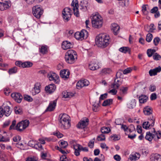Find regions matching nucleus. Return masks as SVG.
<instances>
[{
  "label": "nucleus",
  "instance_id": "obj_49",
  "mask_svg": "<svg viewBox=\"0 0 161 161\" xmlns=\"http://www.w3.org/2000/svg\"><path fill=\"white\" fill-rule=\"evenodd\" d=\"M160 41V39L158 37H156L154 39L153 43L155 46H157Z\"/></svg>",
  "mask_w": 161,
  "mask_h": 161
},
{
  "label": "nucleus",
  "instance_id": "obj_62",
  "mask_svg": "<svg viewBox=\"0 0 161 161\" xmlns=\"http://www.w3.org/2000/svg\"><path fill=\"white\" fill-rule=\"evenodd\" d=\"M121 125V129H123L125 131H126L128 129V127L126 125L123 124Z\"/></svg>",
  "mask_w": 161,
  "mask_h": 161
},
{
  "label": "nucleus",
  "instance_id": "obj_19",
  "mask_svg": "<svg viewBox=\"0 0 161 161\" xmlns=\"http://www.w3.org/2000/svg\"><path fill=\"white\" fill-rule=\"evenodd\" d=\"M40 84L38 83H36L35 84L34 87L32 90V93L33 95H35L40 92Z\"/></svg>",
  "mask_w": 161,
  "mask_h": 161
},
{
  "label": "nucleus",
  "instance_id": "obj_43",
  "mask_svg": "<svg viewBox=\"0 0 161 161\" xmlns=\"http://www.w3.org/2000/svg\"><path fill=\"white\" fill-rule=\"evenodd\" d=\"M153 59L155 60H158L161 58L160 55L157 53H155L153 56Z\"/></svg>",
  "mask_w": 161,
  "mask_h": 161
},
{
  "label": "nucleus",
  "instance_id": "obj_33",
  "mask_svg": "<svg viewBox=\"0 0 161 161\" xmlns=\"http://www.w3.org/2000/svg\"><path fill=\"white\" fill-rule=\"evenodd\" d=\"M147 97L145 95H142L139 97V102L141 103H144L146 102L147 99Z\"/></svg>",
  "mask_w": 161,
  "mask_h": 161
},
{
  "label": "nucleus",
  "instance_id": "obj_44",
  "mask_svg": "<svg viewBox=\"0 0 161 161\" xmlns=\"http://www.w3.org/2000/svg\"><path fill=\"white\" fill-rule=\"evenodd\" d=\"M153 35L151 34H148L146 36V40L148 42H150L152 39Z\"/></svg>",
  "mask_w": 161,
  "mask_h": 161
},
{
  "label": "nucleus",
  "instance_id": "obj_60",
  "mask_svg": "<svg viewBox=\"0 0 161 161\" xmlns=\"http://www.w3.org/2000/svg\"><path fill=\"white\" fill-rule=\"evenodd\" d=\"M157 98V95L156 93H152L150 96V99L151 100H155Z\"/></svg>",
  "mask_w": 161,
  "mask_h": 161
},
{
  "label": "nucleus",
  "instance_id": "obj_29",
  "mask_svg": "<svg viewBox=\"0 0 161 161\" xmlns=\"http://www.w3.org/2000/svg\"><path fill=\"white\" fill-rule=\"evenodd\" d=\"M39 51L43 54H46L48 52L47 46L45 45L42 46L39 48Z\"/></svg>",
  "mask_w": 161,
  "mask_h": 161
},
{
  "label": "nucleus",
  "instance_id": "obj_9",
  "mask_svg": "<svg viewBox=\"0 0 161 161\" xmlns=\"http://www.w3.org/2000/svg\"><path fill=\"white\" fill-rule=\"evenodd\" d=\"M87 34L88 32L86 30H83L81 32H76L75 34V37L76 39L81 41L87 37Z\"/></svg>",
  "mask_w": 161,
  "mask_h": 161
},
{
  "label": "nucleus",
  "instance_id": "obj_5",
  "mask_svg": "<svg viewBox=\"0 0 161 161\" xmlns=\"http://www.w3.org/2000/svg\"><path fill=\"white\" fill-rule=\"evenodd\" d=\"M153 130H154V134H153L151 133L150 131L147 132L146 133L145 138L146 139L150 142L153 139H154L155 141L158 140L161 137V132L158 131V133L156 132L154 128H153Z\"/></svg>",
  "mask_w": 161,
  "mask_h": 161
},
{
  "label": "nucleus",
  "instance_id": "obj_34",
  "mask_svg": "<svg viewBox=\"0 0 161 161\" xmlns=\"http://www.w3.org/2000/svg\"><path fill=\"white\" fill-rule=\"evenodd\" d=\"M63 97L64 98H70L74 95L72 93L68 92L67 91H64L62 93Z\"/></svg>",
  "mask_w": 161,
  "mask_h": 161
},
{
  "label": "nucleus",
  "instance_id": "obj_36",
  "mask_svg": "<svg viewBox=\"0 0 161 161\" xmlns=\"http://www.w3.org/2000/svg\"><path fill=\"white\" fill-rule=\"evenodd\" d=\"M17 68L16 67H14L10 69L8 71V73L10 75L13 74H15L17 72Z\"/></svg>",
  "mask_w": 161,
  "mask_h": 161
},
{
  "label": "nucleus",
  "instance_id": "obj_46",
  "mask_svg": "<svg viewBox=\"0 0 161 161\" xmlns=\"http://www.w3.org/2000/svg\"><path fill=\"white\" fill-rule=\"evenodd\" d=\"M123 71L121 70H119L116 73V79H118L119 78H120L121 75H123Z\"/></svg>",
  "mask_w": 161,
  "mask_h": 161
},
{
  "label": "nucleus",
  "instance_id": "obj_32",
  "mask_svg": "<svg viewBox=\"0 0 161 161\" xmlns=\"http://www.w3.org/2000/svg\"><path fill=\"white\" fill-rule=\"evenodd\" d=\"M136 105V101L135 99H132L127 104L128 107L130 108H134Z\"/></svg>",
  "mask_w": 161,
  "mask_h": 161
},
{
  "label": "nucleus",
  "instance_id": "obj_4",
  "mask_svg": "<svg viewBox=\"0 0 161 161\" xmlns=\"http://www.w3.org/2000/svg\"><path fill=\"white\" fill-rule=\"evenodd\" d=\"M92 23L93 27L97 28H100L103 23V18L99 14H93Z\"/></svg>",
  "mask_w": 161,
  "mask_h": 161
},
{
  "label": "nucleus",
  "instance_id": "obj_37",
  "mask_svg": "<svg viewBox=\"0 0 161 161\" xmlns=\"http://www.w3.org/2000/svg\"><path fill=\"white\" fill-rule=\"evenodd\" d=\"M111 70L110 68H104L101 71V73L103 75L109 74L111 73Z\"/></svg>",
  "mask_w": 161,
  "mask_h": 161
},
{
  "label": "nucleus",
  "instance_id": "obj_23",
  "mask_svg": "<svg viewBox=\"0 0 161 161\" xmlns=\"http://www.w3.org/2000/svg\"><path fill=\"white\" fill-rule=\"evenodd\" d=\"M10 107L8 106L2 107L3 114H4L6 116H9L11 114V111L10 110Z\"/></svg>",
  "mask_w": 161,
  "mask_h": 161
},
{
  "label": "nucleus",
  "instance_id": "obj_20",
  "mask_svg": "<svg viewBox=\"0 0 161 161\" xmlns=\"http://www.w3.org/2000/svg\"><path fill=\"white\" fill-rule=\"evenodd\" d=\"M88 1L87 0H83L80 2V8L83 11H86L87 9Z\"/></svg>",
  "mask_w": 161,
  "mask_h": 161
},
{
  "label": "nucleus",
  "instance_id": "obj_18",
  "mask_svg": "<svg viewBox=\"0 0 161 161\" xmlns=\"http://www.w3.org/2000/svg\"><path fill=\"white\" fill-rule=\"evenodd\" d=\"M62 48L64 50H67L73 47V45L70 42L65 41L63 42L61 45Z\"/></svg>",
  "mask_w": 161,
  "mask_h": 161
},
{
  "label": "nucleus",
  "instance_id": "obj_63",
  "mask_svg": "<svg viewBox=\"0 0 161 161\" xmlns=\"http://www.w3.org/2000/svg\"><path fill=\"white\" fill-rule=\"evenodd\" d=\"M42 148V146L41 144L37 142L35 148L36 149H39L40 148Z\"/></svg>",
  "mask_w": 161,
  "mask_h": 161
},
{
  "label": "nucleus",
  "instance_id": "obj_12",
  "mask_svg": "<svg viewBox=\"0 0 161 161\" xmlns=\"http://www.w3.org/2000/svg\"><path fill=\"white\" fill-rule=\"evenodd\" d=\"M89 84V81L86 79L79 81L76 84V87L78 89H80L82 87L88 86Z\"/></svg>",
  "mask_w": 161,
  "mask_h": 161
},
{
  "label": "nucleus",
  "instance_id": "obj_35",
  "mask_svg": "<svg viewBox=\"0 0 161 161\" xmlns=\"http://www.w3.org/2000/svg\"><path fill=\"white\" fill-rule=\"evenodd\" d=\"M113 99H109L106 100L103 102L102 104V105L103 106H106L108 105H110L112 103Z\"/></svg>",
  "mask_w": 161,
  "mask_h": 161
},
{
  "label": "nucleus",
  "instance_id": "obj_38",
  "mask_svg": "<svg viewBox=\"0 0 161 161\" xmlns=\"http://www.w3.org/2000/svg\"><path fill=\"white\" fill-rule=\"evenodd\" d=\"M23 68H29L32 66L33 64L29 61H27L23 62Z\"/></svg>",
  "mask_w": 161,
  "mask_h": 161
},
{
  "label": "nucleus",
  "instance_id": "obj_21",
  "mask_svg": "<svg viewBox=\"0 0 161 161\" xmlns=\"http://www.w3.org/2000/svg\"><path fill=\"white\" fill-rule=\"evenodd\" d=\"M69 72L68 70H61L60 73V76L65 79H67L69 78Z\"/></svg>",
  "mask_w": 161,
  "mask_h": 161
},
{
  "label": "nucleus",
  "instance_id": "obj_1",
  "mask_svg": "<svg viewBox=\"0 0 161 161\" xmlns=\"http://www.w3.org/2000/svg\"><path fill=\"white\" fill-rule=\"evenodd\" d=\"M95 42L98 47L105 48L109 45L110 38L109 36L106 34H100L96 36Z\"/></svg>",
  "mask_w": 161,
  "mask_h": 161
},
{
  "label": "nucleus",
  "instance_id": "obj_14",
  "mask_svg": "<svg viewBox=\"0 0 161 161\" xmlns=\"http://www.w3.org/2000/svg\"><path fill=\"white\" fill-rule=\"evenodd\" d=\"M12 97L16 102L20 103L23 98V97L19 93H14L11 94Z\"/></svg>",
  "mask_w": 161,
  "mask_h": 161
},
{
  "label": "nucleus",
  "instance_id": "obj_48",
  "mask_svg": "<svg viewBox=\"0 0 161 161\" xmlns=\"http://www.w3.org/2000/svg\"><path fill=\"white\" fill-rule=\"evenodd\" d=\"M97 139L98 141H101L105 139L104 135L103 134H101L97 136Z\"/></svg>",
  "mask_w": 161,
  "mask_h": 161
},
{
  "label": "nucleus",
  "instance_id": "obj_58",
  "mask_svg": "<svg viewBox=\"0 0 161 161\" xmlns=\"http://www.w3.org/2000/svg\"><path fill=\"white\" fill-rule=\"evenodd\" d=\"M114 158L116 161H120L121 159L120 156L118 154L114 155Z\"/></svg>",
  "mask_w": 161,
  "mask_h": 161
},
{
  "label": "nucleus",
  "instance_id": "obj_47",
  "mask_svg": "<svg viewBox=\"0 0 161 161\" xmlns=\"http://www.w3.org/2000/svg\"><path fill=\"white\" fill-rule=\"evenodd\" d=\"M95 138H93L88 143V146L91 148L93 147Z\"/></svg>",
  "mask_w": 161,
  "mask_h": 161
},
{
  "label": "nucleus",
  "instance_id": "obj_15",
  "mask_svg": "<svg viewBox=\"0 0 161 161\" xmlns=\"http://www.w3.org/2000/svg\"><path fill=\"white\" fill-rule=\"evenodd\" d=\"M56 88L55 84H50L45 87V91L49 93H51L53 92Z\"/></svg>",
  "mask_w": 161,
  "mask_h": 161
},
{
  "label": "nucleus",
  "instance_id": "obj_3",
  "mask_svg": "<svg viewBox=\"0 0 161 161\" xmlns=\"http://www.w3.org/2000/svg\"><path fill=\"white\" fill-rule=\"evenodd\" d=\"M77 54L76 52L73 50H69L65 53V59L68 64H73L77 59Z\"/></svg>",
  "mask_w": 161,
  "mask_h": 161
},
{
  "label": "nucleus",
  "instance_id": "obj_64",
  "mask_svg": "<svg viewBox=\"0 0 161 161\" xmlns=\"http://www.w3.org/2000/svg\"><path fill=\"white\" fill-rule=\"evenodd\" d=\"M81 145L79 144H76L73 145L74 148L75 150H80Z\"/></svg>",
  "mask_w": 161,
  "mask_h": 161
},
{
  "label": "nucleus",
  "instance_id": "obj_17",
  "mask_svg": "<svg viewBox=\"0 0 161 161\" xmlns=\"http://www.w3.org/2000/svg\"><path fill=\"white\" fill-rule=\"evenodd\" d=\"M56 100H55L53 101L50 102L48 107L46 110V111H53L55 108L56 105Z\"/></svg>",
  "mask_w": 161,
  "mask_h": 161
},
{
  "label": "nucleus",
  "instance_id": "obj_55",
  "mask_svg": "<svg viewBox=\"0 0 161 161\" xmlns=\"http://www.w3.org/2000/svg\"><path fill=\"white\" fill-rule=\"evenodd\" d=\"M158 10V8L157 7H154L151 10L150 12L152 14L155 13L157 12Z\"/></svg>",
  "mask_w": 161,
  "mask_h": 161
},
{
  "label": "nucleus",
  "instance_id": "obj_50",
  "mask_svg": "<svg viewBox=\"0 0 161 161\" xmlns=\"http://www.w3.org/2000/svg\"><path fill=\"white\" fill-rule=\"evenodd\" d=\"M127 90V87H122L120 89V93L125 94L126 93Z\"/></svg>",
  "mask_w": 161,
  "mask_h": 161
},
{
  "label": "nucleus",
  "instance_id": "obj_52",
  "mask_svg": "<svg viewBox=\"0 0 161 161\" xmlns=\"http://www.w3.org/2000/svg\"><path fill=\"white\" fill-rule=\"evenodd\" d=\"M132 70V69L130 68H127L123 71V73L124 74H126L130 73Z\"/></svg>",
  "mask_w": 161,
  "mask_h": 161
},
{
  "label": "nucleus",
  "instance_id": "obj_45",
  "mask_svg": "<svg viewBox=\"0 0 161 161\" xmlns=\"http://www.w3.org/2000/svg\"><path fill=\"white\" fill-rule=\"evenodd\" d=\"M24 99L28 102H32L33 101V98L30 96L28 95H24Z\"/></svg>",
  "mask_w": 161,
  "mask_h": 161
},
{
  "label": "nucleus",
  "instance_id": "obj_8",
  "mask_svg": "<svg viewBox=\"0 0 161 161\" xmlns=\"http://www.w3.org/2000/svg\"><path fill=\"white\" fill-rule=\"evenodd\" d=\"M29 124V121L26 119L19 122L15 127V129L22 131L27 128Z\"/></svg>",
  "mask_w": 161,
  "mask_h": 161
},
{
  "label": "nucleus",
  "instance_id": "obj_41",
  "mask_svg": "<svg viewBox=\"0 0 161 161\" xmlns=\"http://www.w3.org/2000/svg\"><path fill=\"white\" fill-rule=\"evenodd\" d=\"M110 131L109 128L106 127H103L101 129V131L102 133H108Z\"/></svg>",
  "mask_w": 161,
  "mask_h": 161
},
{
  "label": "nucleus",
  "instance_id": "obj_31",
  "mask_svg": "<svg viewBox=\"0 0 161 161\" xmlns=\"http://www.w3.org/2000/svg\"><path fill=\"white\" fill-rule=\"evenodd\" d=\"M143 112L145 115H149L152 114V111L150 107L147 106L144 108Z\"/></svg>",
  "mask_w": 161,
  "mask_h": 161
},
{
  "label": "nucleus",
  "instance_id": "obj_51",
  "mask_svg": "<svg viewBox=\"0 0 161 161\" xmlns=\"http://www.w3.org/2000/svg\"><path fill=\"white\" fill-rule=\"evenodd\" d=\"M14 111L15 113L17 114H21L22 112V110L19 108H18L17 107H15L14 108Z\"/></svg>",
  "mask_w": 161,
  "mask_h": 161
},
{
  "label": "nucleus",
  "instance_id": "obj_56",
  "mask_svg": "<svg viewBox=\"0 0 161 161\" xmlns=\"http://www.w3.org/2000/svg\"><path fill=\"white\" fill-rule=\"evenodd\" d=\"M107 93H105L104 94L101 95L99 97V101L101 100H103L106 98L107 97Z\"/></svg>",
  "mask_w": 161,
  "mask_h": 161
},
{
  "label": "nucleus",
  "instance_id": "obj_25",
  "mask_svg": "<svg viewBox=\"0 0 161 161\" xmlns=\"http://www.w3.org/2000/svg\"><path fill=\"white\" fill-rule=\"evenodd\" d=\"M140 156V154L137 153H132L130 155L129 159L132 161H135L138 159Z\"/></svg>",
  "mask_w": 161,
  "mask_h": 161
},
{
  "label": "nucleus",
  "instance_id": "obj_2",
  "mask_svg": "<svg viewBox=\"0 0 161 161\" xmlns=\"http://www.w3.org/2000/svg\"><path fill=\"white\" fill-rule=\"evenodd\" d=\"M69 119V117L66 114H60L58 119L60 127L62 129L69 128L70 126Z\"/></svg>",
  "mask_w": 161,
  "mask_h": 161
},
{
  "label": "nucleus",
  "instance_id": "obj_42",
  "mask_svg": "<svg viewBox=\"0 0 161 161\" xmlns=\"http://www.w3.org/2000/svg\"><path fill=\"white\" fill-rule=\"evenodd\" d=\"M37 142L33 140L30 141L28 142V145L32 147L35 148Z\"/></svg>",
  "mask_w": 161,
  "mask_h": 161
},
{
  "label": "nucleus",
  "instance_id": "obj_7",
  "mask_svg": "<svg viewBox=\"0 0 161 161\" xmlns=\"http://www.w3.org/2000/svg\"><path fill=\"white\" fill-rule=\"evenodd\" d=\"M72 14V11L70 8L66 7L63 9L62 14L64 22H67L70 20Z\"/></svg>",
  "mask_w": 161,
  "mask_h": 161
},
{
  "label": "nucleus",
  "instance_id": "obj_6",
  "mask_svg": "<svg viewBox=\"0 0 161 161\" xmlns=\"http://www.w3.org/2000/svg\"><path fill=\"white\" fill-rule=\"evenodd\" d=\"M32 13L34 16L37 19H39L43 13L42 7L39 5L34 6L32 8Z\"/></svg>",
  "mask_w": 161,
  "mask_h": 161
},
{
  "label": "nucleus",
  "instance_id": "obj_10",
  "mask_svg": "<svg viewBox=\"0 0 161 161\" xmlns=\"http://www.w3.org/2000/svg\"><path fill=\"white\" fill-rule=\"evenodd\" d=\"M47 77L50 81H53L56 83L59 82V76L55 73H50L47 75Z\"/></svg>",
  "mask_w": 161,
  "mask_h": 161
},
{
  "label": "nucleus",
  "instance_id": "obj_11",
  "mask_svg": "<svg viewBox=\"0 0 161 161\" xmlns=\"http://www.w3.org/2000/svg\"><path fill=\"white\" fill-rule=\"evenodd\" d=\"M71 6L73 7V10L74 14L76 17H78L79 16L80 14L78 11V4L77 1L75 2L73 0L71 3Z\"/></svg>",
  "mask_w": 161,
  "mask_h": 161
},
{
  "label": "nucleus",
  "instance_id": "obj_61",
  "mask_svg": "<svg viewBox=\"0 0 161 161\" xmlns=\"http://www.w3.org/2000/svg\"><path fill=\"white\" fill-rule=\"evenodd\" d=\"M60 161H69L68 159L65 155L61 156L60 158Z\"/></svg>",
  "mask_w": 161,
  "mask_h": 161
},
{
  "label": "nucleus",
  "instance_id": "obj_53",
  "mask_svg": "<svg viewBox=\"0 0 161 161\" xmlns=\"http://www.w3.org/2000/svg\"><path fill=\"white\" fill-rule=\"evenodd\" d=\"M149 73L150 76L155 75H157V74L154 69L150 70L149 71Z\"/></svg>",
  "mask_w": 161,
  "mask_h": 161
},
{
  "label": "nucleus",
  "instance_id": "obj_30",
  "mask_svg": "<svg viewBox=\"0 0 161 161\" xmlns=\"http://www.w3.org/2000/svg\"><path fill=\"white\" fill-rule=\"evenodd\" d=\"M119 50L120 52L125 53L128 52L130 53V49L128 47H122L119 48Z\"/></svg>",
  "mask_w": 161,
  "mask_h": 161
},
{
  "label": "nucleus",
  "instance_id": "obj_28",
  "mask_svg": "<svg viewBox=\"0 0 161 161\" xmlns=\"http://www.w3.org/2000/svg\"><path fill=\"white\" fill-rule=\"evenodd\" d=\"M151 161H161V155L156 154L152 156L150 158Z\"/></svg>",
  "mask_w": 161,
  "mask_h": 161
},
{
  "label": "nucleus",
  "instance_id": "obj_22",
  "mask_svg": "<svg viewBox=\"0 0 161 161\" xmlns=\"http://www.w3.org/2000/svg\"><path fill=\"white\" fill-rule=\"evenodd\" d=\"M120 80V79H115L114 83L111 85V87L113 88L118 89L122 83Z\"/></svg>",
  "mask_w": 161,
  "mask_h": 161
},
{
  "label": "nucleus",
  "instance_id": "obj_39",
  "mask_svg": "<svg viewBox=\"0 0 161 161\" xmlns=\"http://www.w3.org/2000/svg\"><path fill=\"white\" fill-rule=\"evenodd\" d=\"M68 145V143L66 141H61L59 144L60 147L63 148H66Z\"/></svg>",
  "mask_w": 161,
  "mask_h": 161
},
{
  "label": "nucleus",
  "instance_id": "obj_54",
  "mask_svg": "<svg viewBox=\"0 0 161 161\" xmlns=\"http://www.w3.org/2000/svg\"><path fill=\"white\" fill-rule=\"evenodd\" d=\"M22 64H23V63H22L21 61H16L15 62V64L16 66H19V67H20L23 68V66Z\"/></svg>",
  "mask_w": 161,
  "mask_h": 161
},
{
  "label": "nucleus",
  "instance_id": "obj_16",
  "mask_svg": "<svg viewBox=\"0 0 161 161\" xmlns=\"http://www.w3.org/2000/svg\"><path fill=\"white\" fill-rule=\"evenodd\" d=\"M89 69L92 70H95L98 69L99 66L96 60L91 62L89 65Z\"/></svg>",
  "mask_w": 161,
  "mask_h": 161
},
{
  "label": "nucleus",
  "instance_id": "obj_27",
  "mask_svg": "<svg viewBox=\"0 0 161 161\" xmlns=\"http://www.w3.org/2000/svg\"><path fill=\"white\" fill-rule=\"evenodd\" d=\"M152 123L151 124H149V122H145L143 123V127L145 129H147L149 128L150 126H153L154 124V120H152L150 121Z\"/></svg>",
  "mask_w": 161,
  "mask_h": 161
},
{
  "label": "nucleus",
  "instance_id": "obj_26",
  "mask_svg": "<svg viewBox=\"0 0 161 161\" xmlns=\"http://www.w3.org/2000/svg\"><path fill=\"white\" fill-rule=\"evenodd\" d=\"M111 30L114 32L115 35L117 34V32L119 29V26L116 24H113L111 26Z\"/></svg>",
  "mask_w": 161,
  "mask_h": 161
},
{
  "label": "nucleus",
  "instance_id": "obj_59",
  "mask_svg": "<svg viewBox=\"0 0 161 161\" xmlns=\"http://www.w3.org/2000/svg\"><path fill=\"white\" fill-rule=\"evenodd\" d=\"M25 2L28 4H32L36 0H24Z\"/></svg>",
  "mask_w": 161,
  "mask_h": 161
},
{
  "label": "nucleus",
  "instance_id": "obj_24",
  "mask_svg": "<svg viewBox=\"0 0 161 161\" xmlns=\"http://www.w3.org/2000/svg\"><path fill=\"white\" fill-rule=\"evenodd\" d=\"M10 6V4L7 2L5 3L0 2V10L3 11L8 8Z\"/></svg>",
  "mask_w": 161,
  "mask_h": 161
},
{
  "label": "nucleus",
  "instance_id": "obj_13",
  "mask_svg": "<svg viewBox=\"0 0 161 161\" xmlns=\"http://www.w3.org/2000/svg\"><path fill=\"white\" fill-rule=\"evenodd\" d=\"M89 119H88L85 118L82 119L77 125V127L79 128H84L88 124Z\"/></svg>",
  "mask_w": 161,
  "mask_h": 161
},
{
  "label": "nucleus",
  "instance_id": "obj_57",
  "mask_svg": "<svg viewBox=\"0 0 161 161\" xmlns=\"http://www.w3.org/2000/svg\"><path fill=\"white\" fill-rule=\"evenodd\" d=\"M21 138L20 136H14L13 137V141L14 142H18L19 141L21 140Z\"/></svg>",
  "mask_w": 161,
  "mask_h": 161
},
{
  "label": "nucleus",
  "instance_id": "obj_40",
  "mask_svg": "<svg viewBox=\"0 0 161 161\" xmlns=\"http://www.w3.org/2000/svg\"><path fill=\"white\" fill-rule=\"evenodd\" d=\"M156 52V50L154 49H148L147 51V54L148 56L150 57H151L153 54H154Z\"/></svg>",
  "mask_w": 161,
  "mask_h": 161
}]
</instances>
